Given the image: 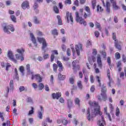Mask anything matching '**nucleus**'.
I'll use <instances>...</instances> for the list:
<instances>
[{
	"label": "nucleus",
	"instance_id": "nucleus-1",
	"mask_svg": "<svg viewBox=\"0 0 126 126\" xmlns=\"http://www.w3.org/2000/svg\"><path fill=\"white\" fill-rule=\"evenodd\" d=\"M90 105L92 107H94L92 110L91 113H90V109L88 108L87 110V119L88 121H93V119L96 117V115H99L101 116L102 115V112L100 110V106L98 105V103L95 101H90L89 102Z\"/></svg>",
	"mask_w": 126,
	"mask_h": 126
},
{
	"label": "nucleus",
	"instance_id": "nucleus-2",
	"mask_svg": "<svg viewBox=\"0 0 126 126\" xmlns=\"http://www.w3.org/2000/svg\"><path fill=\"white\" fill-rule=\"evenodd\" d=\"M75 14L76 21L77 22H79L80 24H83L84 26H86V25H87V23L84 19H82V17L83 16V9H80V13H79L78 12H76Z\"/></svg>",
	"mask_w": 126,
	"mask_h": 126
},
{
	"label": "nucleus",
	"instance_id": "nucleus-3",
	"mask_svg": "<svg viewBox=\"0 0 126 126\" xmlns=\"http://www.w3.org/2000/svg\"><path fill=\"white\" fill-rule=\"evenodd\" d=\"M107 92V89L106 88V85L105 84L102 85L101 87V96H102V98H101V96L98 95L97 96L98 100L99 102H102V100L104 102L107 100V95L106 94V93Z\"/></svg>",
	"mask_w": 126,
	"mask_h": 126
},
{
	"label": "nucleus",
	"instance_id": "nucleus-4",
	"mask_svg": "<svg viewBox=\"0 0 126 126\" xmlns=\"http://www.w3.org/2000/svg\"><path fill=\"white\" fill-rule=\"evenodd\" d=\"M24 52L25 50L23 48H20L17 49V53L15 55V57L17 60H20L21 62L24 61Z\"/></svg>",
	"mask_w": 126,
	"mask_h": 126
},
{
	"label": "nucleus",
	"instance_id": "nucleus-5",
	"mask_svg": "<svg viewBox=\"0 0 126 126\" xmlns=\"http://www.w3.org/2000/svg\"><path fill=\"white\" fill-rule=\"evenodd\" d=\"M3 31L5 33H7V34H10V32H14V28L12 25H10L9 26L6 25V24H3Z\"/></svg>",
	"mask_w": 126,
	"mask_h": 126
},
{
	"label": "nucleus",
	"instance_id": "nucleus-6",
	"mask_svg": "<svg viewBox=\"0 0 126 126\" xmlns=\"http://www.w3.org/2000/svg\"><path fill=\"white\" fill-rule=\"evenodd\" d=\"M37 40L39 43H42V46L41 47L42 50H43L44 53H46L45 48H47V42H46V39L44 38L37 37Z\"/></svg>",
	"mask_w": 126,
	"mask_h": 126
},
{
	"label": "nucleus",
	"instance_id": "nucleus-7",
	"mask_svg": "<svg viewBox=\"0 0 126 126\" xmlns=\"http://www.w3.org/2000/svg\"><path fill=\"white\" fill-rule=\"evenodd\" d=\"M66 17L67 18V22L68 23H69V22L71 21V24L73 23V18L72 17V14L71 13H69V12H66Z\"/></svg>",
	"mask_w": 126,
	"mask_h": 126
},
{
	"label": "nucleus",
	"instance_id": "nucleus-8",
	"mask_svg": "<svg viewBox=\"0 0 126 126\" xmlns=\"http://www.w3.org/2000/svg\"><path fill=\"white\" fill-rule=\"evenodd\" d=\"M112 38H113V40H114V41H115L116 48H117V49H118V50H122V47H121V45L119 44V42L116 39V33H113Z\"/></svg>",
	"mask_w": 126,
	"mask_h": 126
},
{
	"label": "nucleus",
	"instance_id": "nucleus-9",
	"mask_svg": "<svg viewBox=\"0 0 126 126\" xmlns=\"http://www.w3.org/2000/svg\"><path fill=\"white\" fill-rule=\"evenodd\" d=\"M7 56L9 58V59L11 60V61H12V62H14V63H17V60L14 59V57L13 56V53H12V51H10V50L8 51Z\"/></svg>",
	"mask_w": 126,
	"mask_h": 126
},
{
	"label": "nucleus",
	"instance_id": "nucleus-10",
	"mask_svg": "<svg viewBox=\"0 0 126 126\" xmlns=\"http://www.w3.org/2000/svg\"><path fill=\"white\" fill-rule=\"evenodd\" d=\"M102 3L103 4V6L106 7V12L108 14H109V13H110V11H111V4H110V2H109L108 1L106 2V5L105 4V2H104V0H102Z\"/></svg>",
	"mask_w": 126,
	"mask_h": 126
},
{
	"label": "nucleus",
	"instance_id": "nucleus-11",
	"mask_svg": "<svg viewBox=\"0 0 126 126\" xmlns=\"http://www.w3.org/2000/svg\"><path fill=\"white\" fill-rule=\"evenodd\" d=\"M75 50L77 53V56L80 55V51H82V45L80 43L75 45Z\"/></svg>",
	"mask_w": 126,
	"mask_h": 126
},
{
	"label": "nucleus",
	"instance_id": "nucleus-12",
	"mask_svg": "<svg viewBox=\"0 0 126 126\" xmlns=\"http://www.w3.org/2000/svg\"><path fill=\"white\" fill-rule=\"evenodd\" d=\"M32 79H36L38 82H42V77H41L39 74L32 75Z\"/></svg>",
	"mask_w": 126,
	"mask_h": 126
},
{
	"label": "nucleus",
	"instance_id": "nucleus-13",
	"mask_svg": "<svg viewBox=\"0 0 126 126\" xmlns=\"http://www.w3.org/2000/svg\"><path fill=\"white\" fill-rule=\"evenodd\" d=\"M97 63L98 67H99V68H102L103 64H102V61H101V56L100 55H97Z\"/></svg>",
	"mask_w": 126,
	"mask_h": 126
},
{
	"label": "nucleus",
	"instance_id": "nucleus-14",
	"mask_svg": "<svg viewBox=\"0 0 126 126\" xmlns=\"http://www.w3.org/2000/svg\"><path fill=\"white\" fill-rule=\"evenodd\" d=\"M111 3H112L113 9L115 10H118V9H120V7L117 5V2L116 0H110Z\"/></svg>",
	"mask_w": 126,
	"mask_h": 126
},
{
	"label": "nucleus",
	"instance_id": "nucleus-15",
	"mask_svg": "<svg viewBox=\"0 0 126 126\" xmlns=\"http://www.w3.org/2000/svg\"><path fill=\"white\" fill-rule=\"evenodd\" d=\"M85 10L87 12H88V14L86 13H84V18H87V17H89L90 16V8L88 6H86L85 8Z\"/></svg>",
	"mask_w": 126,
	"mask_h": 126
},
{
	"label": "nucleus",
	"instance_id": "nucleus-16",
	"mask_svg": "<svg viewBox=\"0 0 126 126\" xmlns=\"http://www.w3.org/2000/svg\"><path fill=\"white\" fill-rule=\"evenodd\" d=\"M30 38L33 44H34V46L35 47H37V42L36 41V38L35 37V36H34V34H33V33H30Z\"/></svg>",
	"mask_w": 126,
	"mask_h": 126
},
{
	"label": "nucleus",
	"instance_id": "nucleus-17",
	"mask_svg": "<svg viewBox=\"0 0 126 126\" xmlns=\"http://www.w3.org/2000/svg\"><path fill=\"white\" fill-rule=\"evenodd\" d=\"M40 110L41 111H38L37 115L38 118L40 120H42V119H43V113H44V109L43 108V107L40 106Z\"/></svg>",
	"mask_w": 126,
	"mask_h": 126
},
{
	"label": "nucleus",
	"instance_id": "nucleus-18",
	"mask_svg": "<svg viewBox=\"0 0 126 126\" xmlns=\"http://www.w3.org/2000/svg\"><path fill=\"white\" fill-rule=\"evenodd\" d=\"M13 90V80H11L10 81V88L9 87H7L6 93L8 94L9 93V90Z\"/></svg>",
	"mask_w": 126,
	"mask_h": 126
},
{
	"label": "nucleus",
	"instance_id": "nucleus-19",
	"mask_svg": "<svg viewBox=\"0 0 126 126\" xmlns=\"http://www.w3.org/2000/svg\"><path fill=\"white\" fill-rule=\"evenodd\" d=\"M22 8L23 9H26V8H29V2L28 1H25L22 4Z\"/></svg>",
	"mask_w": 126,
	"mask_h": 126
},
{
	"label": "nucleus",
	"instance_id": "nucleus-20",
	"mask_svg": "<svg viewBox=\"0 0 126 126\" xmlns=\"http://www.w3.org/2000/svg\"><path fill=\"white\" fill-rule=\"evenodd\" d=\"M52 54L51 56V62H54V59H55V55H59V52L58 50H53L52 51Z\"/></svg>",
	"mask_w": 126,
	"mask_h": 126
},
{
	"label": "nucleus",
	"instance_id": "nucleus-21",
	"mask_svg": "<svg viewBox=\"0 0 126 126\" xmlns=\"http://www.w3.org/2000/svg\"><path fill=\"white\" fill-rule=\"evenodd\" d=\"M88 60L90 64L91 65L93 64V63L96 62V58L94 56H92V57H89Z\"/></svg>",
	"mask_w": 126,
	"mask_h": 126
},
{
	"label": "nucleus",
	"instance_id": "nucleus-22",
	"mask_svg": "<svg viewBox=\"0 0 126 126\" xmlns=\"http://www.w3.org/2000/svg\"><path fill=\"white\" fill-rule=\"evenodd\" d=\"M107 76L109 80V83L108 84V85L109 87H111V84L113 83V80L112 79H111V74H110V70H107Z\"/></svg>",
	"mask_w": 126,
	"mask_h": 126
},
{
	"label": "nucleus",
	"instance_id": "nucleus-23",
	"mask_svg": "<svg viewBox=\"0 0 126 126\" xmlns=\"http://www.w3.org/2000/svg\"><path fill=\"white\" fill-rule=\"evenodd\" d=\"M104 113L106 114L107 117H108V119L110 122H112V117H111V115L110 113H108V107H106L104 108Z\"/></svg>",
	"mask_w": 126,
	"mask_h": 126
},
{
	"label": "nucleus",
	"instance_id": "nucleus-24",
	"mask_svg": "<svg viewBox=\"0 0 126 126\" xmlns=\"http://www.w3.org/2000/svg\"><path fill=\"white\" fill-rule=\"evenodd\" d=\"M61 96H62L61 93H57L56 94L55 93L52 94L53 99H59Z\"/></svg>",
	"mask_w": 126,
	"mask_h": 126
},
{
	"label": "nucleus",
	"instance_id": "nucleus-25",
	"mask_svg": "<svg viewBox=\"0 0 126 126\" xmlns=\"http://www.w3.org/2000/svg\"><path fill=\"white\" fill-rule=\"evenodd\" d=\"M117 67L118 68V71H122V62L119 61L117 63Z\"/></svg>",
	"mask_w": 126,
	"mask_h": 126
},
{
	"label": "nucleus",
	"instance_id": "nucleus-26",
	"mask_svg": "<svg viewBox=\"0 0 126 126\" xmlns=\"http://www.w3.org/2000/svg\"><path fill=\"white\" fill-rule=\"evenodd\" d=\"M101 118L102 119V121H98V126H104V125H105V121H104V117L101 116Z\"/></svg>",
	"mask_w": 126,
	"mask_h": 126
},
{
	"label": "nucleus",
	"instance_id": "nucleus-27",
	"mask_svg": "<svg viewBox=\"0 0 126 126\" xmlns=\"http://www.w3.org/2000/svg\"><path fill=\"white\" fill-rule=\"evenodd\" d=\"M67 106L69 109H70L72 107V100L70 99L67 100Z\"/></svg>",
	"mask_w": 126,
	"mask_h": 126
},
{
	"label": "nucleus",
	"instance_id": "nucleus-28",
	"mask_svg": "<svg viewBox=\"0 0 126 126\" xmlns=\"http://www.w3.org/2000/svg\"><path fill=\"white\" fill-rule=\"evenodd\" d=\"M57 19L58 20V25H63V21L62 20V18H61V16L57 15Z\"/></svg>",
	"mask_w": 126,
	"mask_h": 126
},
{
	"label": "nucleus",
	"instance_id": "nucleus-29",
	"mask_svg": "<svg viewBox=\"0 0 126 126\" xmlns=\"http://www.w3.org/2000/svg\"><path fill=\"white\" fill-rule=\"evenodd\" d=\"M26 67H27L28 73L29 74H33V72H31V71L30 70V64H27Z\"/></svg>",
	"mask_w": 126,
	"mask_h": 126
},
{
	"label": "nucleus",
	"instance_id": "nucleus-30",
	"mask_svg": "<svg viewBox=\"0 0 126 126\" xmlns=\"http://www.w3.org/2000/svg\"><path fill=\"white\" fill-rule=\"evenodd\" d=\"M33 7L35 12H36V13H38V12H39V10H38V9H37V8H38V3H37V2L34 3Z\"/></svg>",
	"mask_w": 126,
	"mask_h": 126
},
{
	"label": "nucleus",
	"instance_id": "nucleus-31",
	"mask_svg": "<svg viewBox=\"0 0 126 126\" xmlns=\"http://www.w3.org/2000/svg\"><path fill=\"white\" fill-rule=\"evenodd\" d=\"M33 23H35V24H39L40 23V20H39L36 17H34L33 18Z\"/></svg>",
	"mask_w": 126,
	"mask_h": 126
},
{
	"label": "nucleus",
	"instance_id": "nucleus-32",
	"mask_svg": "<svg viewBox=\"0 0 126 126\" xmlns=\"http://www.w3.org/2000/svg\"><path fill=\"white\" fill-rule=\"evenodd\" d=\"M16 79L18 80L19 77H18V73H17V68H15V76L14 77Z\"/></svg>",
	"mask_w": 126,
	"mask_h": 126
},
{
	"label": "nucleus",
	"instance_id": "nucleus-33",
	"mask_svg": "<svg viewBox=\"0 0 126 126\" xmlns=\"http://www.w3.org/2000/svg\"><path fill=\"white\" fill-rule=\"evenodd\" d=\"M58 78L60 80H64V78H65V76L61 74H59Z\"/></svg>",
	"mask_w": 126,
	"mask_h": 126
},
{
	"label": "nucleus",
	"instance_id": "nucleus-34",
	"mask_svg": "<svg viewBox=\"0 0 126 126\" xmlns=\"http://www.w3.org/2000/svg\"><path fill=\"white\" fill-rule=\"evenodd\" d=\"M115 57L116 59V60H119L121 58V54L119 52H117L115 54Z\"/></svg>",
	"mask_w": 126,
	"mask_h": 126
},
{
	"label": "nucleus",
	"instance_id": "nucleus-35",
	"mask_svg": "<svg viewBox=\"0 0 126 126\" xmlns=\"http://www.w3.org/2000/svg\"><path fill=\"white\" fill-rule=\"evenodd\" d=\"M54 11H55V13H59L60 12V10L57 6H54L53 7Z\"/></svg>",
	"mask_w": 126,
	"mask_h": 126
},
{
	"label": "nucleus",
	"instance_id": "nucleus-36",
	"mask_svg": "<svg viewBox=\"0 0 126 126\" xmlns=\"http://www.w3.org/2000/svg\"><path fill=\"white\" fill-rule=\"evenodd\" d=\"M72 65L73 67V69H75V70H76V66H77L78 68L79 66H76V61H74L72 62Z\"/></svg>",
	"mask_w": 126,
	"mask_h": 126
},
{
	"label": "nucleus",
	"instance_id": "nucleus-37",
	"mask_svg": "<svg viewBox=\"0 0 126 126\" xmlns=\"http://www.w3.org/2000/svg\"><path fill=\"white\" fill-rule=\"evenodd\" d=\"M115 115L117 117H119L120 115V109L119 108V107L116 108Z\"/></svg>",
	"mask_w": 126,
	"mask_h": 126
},
{
	"label": "nucleus",
	"instance_id": "nucleus-38",
	"mask_svg": "<svg viewBox=\"0 0 126 126\" xmlns=\"http://www.w3.org/2000/svg\"><path fill=\"white\" fill-rule=\"evenodd\" d=\"M52 33L53 35H58L59 34V33L58 32V30H57V29H56L52 30Z\"/></svg>",
	"mask_w": 126,
	"mask_h": 126
},
{
	"label": "nucleus",
	"instance_id": "nucleus-39",
	"mask_svg": "<svg viewBox=\"0 0 126 126\" xmlns=\"http://www.w3.org/2000/svg\"><path fill=\"white\" fill-rule=\"evenodd\" d=\"M77 85L80 89L82 90L83 86L81 81H79L78 82Z\"/></svg>",
	"mask_w": 126,
	"mask_h": 126
},
{
	"label": "nucleus",
	"instance_id": "nucleus-40",
	"mask_svg": "<svg viewBox=\"0 0 126 126\" xmlns=\"http://www.w3.org/2000/svg\"><path fill=\"white\" fill-rule=\"evenodd\" d=\"M58 69V65L57 64H53V70L55 72H57Z\"/></svg>",
	"mask_w": 126,
	"mask_h": 126
},
{
	"label": "nucleus",
	"instance_id": "nucleus-41",
	"mask_svg": "<svg viewBox=\"0 0 126 126\" xmlns=\"http://www.w3.org/2000/svg\"><path fill=\"white\" fill-rule=\"evenodd\" d=\"M19 70L21 73H22L23 75L24 74V67L23 66H20Z\"/></svg>",
	"mask_w": 126,
	"mask_h": 126
},
{
	"label": "nucleus",
	"instance_id": "nucleus-42",
	"mask_svg": "<svg viewBox=\"0 0 126 126\" xmlns=\"http://www.w3.org/2000/svg\"><path fill=\"white\" fill-rule=\"evenodd\" d=\"M92 2L93 8L94 9L96 7V0H92Z\"/></svg>",
	"mask_w": 126,
	"mask_h": 126
},
{
	"label": "nucleus",
	"instance_id": "nucleus-43",
	"mask_svg": "<svg viewBox=\"0 0 126 126\" xmlns=\"http://www.w3.org/2000/svg\"><path fill=\"white\" fill-rule=\"evenodd\" d=\"M38 88H39L40 90H42L43 88H45V86L42 83H40L38 86Z\"/></svg>",
	"mask_w": 126,
	"mask_h": 126
},
{
	"label": "nucleus",
	"instance_id": "nucleus-44",
	"mask_svg": "<svg viewBox=\"0 0 126 126\" xmlns=\"http://www.w3.org/2000/svg\"><path fill=\"white\" fill-rule=\"evenodd\" d=\"M75 103L76 105H78L79 106V103H80V100H79V98H76L75 99Z\"/></svg>",
	"mask_w": 126,
	"mask_h": 126
},
{
	"label": "nucleus",
	"instance_id": "nucleus-45",
	"mask_svg": "<svg viewBox=\"0 0 126 126\" xmlns=\"http://www.w3.org/2000/svg\"><path fill=\"white\" fill-rule=\"evenodd\" d=\"M11 67V65L9 63H7L6 64V70H8L9 68Z\"/></svg>",
	"mask_w": 126,
	"mask_h": 126
},
{
	"label": "nucleus",
	"instance_id": "nucleus-46",
	"mask_svg": "<svg viewBox=\"0 0 126 126\" xmlns=\"http://www.w3.org/2000/svg\"><path fill=\"white\" fill-rule=\"evenodd\" d=\"M44 122H45V123H47V122L48 123H53V120H51V119H50V118L47 117V118H46V119H45V121H44Z\"/></svg>",
	"mask_w": 126,
	"mask_h": 126
},
{
	"label": "nucleus",
	"instance_id": "nucleus-47",
	"mask_svg": "<svg viewBox=\"0 0 126 126\" xmlns=\"http://www.w3.org/2000/svg\"><path fill=\"white\" fill-rule=\"evenodd\" d=\"M11 19L13 22H16V17L14 15H11Z\"/></svg>",
	"mask_w": 126,
	"mask_h": 126
},
{
	"label": "nucleus",
	"instance_id": "nucleus-48",
	"mask_svg": "<svg viewBox=\"0 0 126 126\" xmlns=\"http://www.w3.org/2000/svg\"><path fill=\"white\" fill-rule=\"evenodd\" d=\"M92 45V42H91V40H89L87 41V47H90Z\"/></svg>",
	"mask_w": 126,
	"mask_h": 126
},
{
	"label": "nucleus",
	"instance_id": "nucleus-49",
	"mask_svg": "<svg viewBox=\"0 0 126 126\" xmlns=\"http://www.w3.org/2000/svg\"><path fill=\"white\" fill-rule=\"evenodd\" d=\"M65 5L67 4H71V0H66L64 1Z\"/></svg>",
	"mask_w": 126,
	"mask_h": 126
},
{
	"label": "nucleus",
	"instance_id": "nucleus-50",
	"mask_svg": "<svg viewBox=\"0 0 126 126\" xmlns=\"http://www.w3.org/2000/svg\"><path fill=\"white\" fill-rule=\"evenodd\" d=\"M95 26H96L97 28L99 29V30H101V26L100 25V24H99L98 22H96L95 23Z\"/></svg>",
	"mask_w": 126,
	"mask_h": 126
},
{
	"label": "nucleus",
	"instance_id": "nucleus-51",
	"mask_svg": "<svg viewBox=\"0 0 126 126\" xmlns=\"http://www.w3.org/2000/svg\"><path fill=\"white\" fill-rule=\"evenodd\" d=\"M68 123V122H67V120L65 119H63L62 120V124H63L64 126H66V125H67Z\"/></svg>",
	"mask_w": 126,
	"mask_h": 126
},
{
	"label": "nucleus",
	"instance_id": "nucleus-52",
	"mask_svg": "<svg viewBox=\"0 0 126 126\" xmlns=\"http://www.w3.org/2000/svg\"><path fill=\"white\" fill-rule=\"evenodd\" d=\"M70 53H71L70 49L68 48L66 51V54H67V55L68 56V57H70V56L71 55Z\"/></svg>",
	"mask_w": 126,
	"mask_h": 126
},
{
	"label": "nucleus",
	"instance_id": "nucleus-53",
	"mask_svg": "<svg viewBox=\"0 0 126 126\" xmlns=\"http://www.w3.org/2000/svg\"><path fill=\"white\" fill-rule=\"evenodd\" d=\"M97 11H103V8H102V7L99 6V5L97 6Z\"/></svg>",
	"mask_w": 126,
	"mask_h": 126
},
{
	"label": "nucleus",
	"instance_id": "nucleus-54",
	"mask_svg": "<svg viewBox=\"0 0 126 126\" xmlns=\"http://www.w3.org/2000/svg\"><path fill=\"white\" fill-rule=\"evenodd\" d=\"M120 76L121 78L124 79V77L125 76V73L124 72H121L120 73Z\"/></svg>",
	"mask_w": 126,
	"mask_h": 126
},
{
	"label": "nucleus",
	"instance_id": "nucleus-55",
	"mask_svg": "<svg viewBox=\"0 0 126 126\" xmlns=\"http://www.w3.org/2000/svg\"><path fill=\"white\" fill-rule=\"evenodd\" d=\"M94 35L95 37H96V38H98V37H99V36L100 35V33L99 32L96 31L94 32Z\"/></svg>",
	"mask_w": 126,
	"mask_h": 126
},
{
	"label": "nucleus",
	"instance_id": "nucleus-56",
	"mask_svg": "<svg viewBox=\"0 0 126 126\" xmlns=\"http://www.w3.org/2000/svg\"><path fill=\"white\" fill-rule=\"evenodd\" d=\"M36 34L38 35V36H43V32H40L39 31H37L36 32Z\"/></svg>",
	"mask_w": 126,
	"mask_h": 126
},
{
	"label": "nucleus",
	"instance_id": "nucleus-57",
	"mask_svg": "<svg viewBox=\"0 0 126 126\" xmlns=\"http://www.w3.org/2000/svg\"><path fill=\"white\" fill-rule=\"evenodd\" d=\"M96 64H94V66L95 67V70L96 73H99L100 72V70H99V69L98 68H96Z\"/></svg>",
	"mask_w": 126,
	"mask_h": 126
},
{
	"label": "nucleus",
	"instance_id": "nucleus-58",
	"mask_svg": "<svg viewBox=\"0 0 126 126\" xmlns=\"http://www.w3.org/2000/svg\"><path fill=\"white\" fill-rule=\"evenodd\" d=\"M70 83L71 84H73L74 83V78L73 77H71L69 79Z\"/></svg>",
	"mask_w": 126,
	"mask_h": 126
},
{
	"label": "nucleus",
	"instance_id": "nucleus-59",
	"mask_svg": "<svg viewBox=\"0 0 126 126\" xmlns=\"http://www.w3.org/2000/svg\"><path fill=\"white\" fill-rule=\"evenodd\" d=\"M62 48L63 49V52H65V50H66V46H65V45L63 44L62 45Z\"/></svg>",
	"mask_w": 126,
	"mask_h": 126
},
{
	"label": "nucleus",
	"instance_id": "nucleus-60",
	"mask_svg": "<svg viewBox=\"0 0 126 126\" xmlns=\"http://www.w3.org/2000/svg\"><path fill=\"white\" fill-rule=\"evenodd\" d=\"M19 90L20 92H22V91H24L25 90V88L24 86H21L19 88Z\"/></svg>",
	"mask_w": 126,
	"mask_h": 126
},
{
	"label": "nucleus",
	"instance_id": "nucleus-61",
	"mask_svg": "<svg viewBox=\"0 0 126 126\" xmlns=\"http://www.w3.org/2000/svg\"><path fill=\"white\" fill-rule=\"evenodd\" d=\"M96 79H97V81H98V82L99 84V86L100 87V86H101V81H100V78L98 76H96Z\"/></svg>",
	"mask_w": 126,
	"mask_h": 126
},
{
	"label": "nucleus",
	"instance_id": "nucleus-62",
	"mask_svg": "<svg viewBox=\"0 0 126 126\" xmlns=\"http://www.w3.org/2000/svg\"><path fill=\"white\" fill-rule=\"evenodd\" d=\"M0 118L1 119L2 121H4V118H3V113L0 112Z\"/></svg>",
	"mask_w": 126,
	"mask_h": 126
},
{
	"label": "nucleus",
	"instance_id": "nucleus-63",
	"mask_svg": "<svg viewBox=\"0 0 126 126\" xmlns=\"http://www.w3.org/2000/svg\"><path fill=\"white\" fill-rule=\"evenodd\" d=\"M107 63L109 64V65H111V58L108 57L107 58Z\"/></svg>",
	"mask_w": 126,
	"mask_h": 126
},
{
	"label": "nucleus",
	"instance_id": "nucleus-64",
	"mask_svg": "<svg viewBox=\"0 0 126 126\" xmlns=\"http://www.w3.org/2000/svg\"><path fill=\"white\" fill-rule=\"evenodd\" d=\"M93 55L96 56L97 55V50L96 49L93 50Z\"/></svg>",
	"mask_w": 126,
	"mask_h": 126
}]
</instances>
